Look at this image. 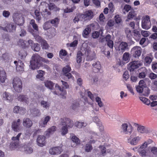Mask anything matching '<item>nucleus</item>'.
<instances>
[{
	"instance_id": "e2e57ef3",
	"label": "nucleus",
	"mask_w": 157,
	"mask_h": 157,
	"mask_svg": "<svg viewBox=\"0 0 157 157\" xmlns=\"http://www.w3.org/2000/svg\"><path fill=\"white\" fill-rule=\"evenodd\" d=\"M32 34L33 35L36 40L39 43H41L42 42V40H44L38 35H34L33 33H32Z\"/></svg>"
},
{
	"instance_id": "0eeeda50",
	"label": "nucleus",
	"mask_w": 157,
	"mask_h": 157,
	"mask_svg": "<svg viewBox=\"0 0 157 157\" xmlns=\"http://www.w3.org/2000/svg\"><path fill=\"white\" fill-rule=\"evenodd\" d=\"M114 47L117 51L123 52L128 48V44L124 42H116Z\"/></svg>"
},
{
	"instance_id": "bf43d9fd",
	"label": "nucleus",
	"mask_w": 157,
	"mask_h": 157,
	"mask_svg": "<svg viewBox=\"0 0 157 157\" xmlns=\"http://www.w3.org/2000/svg\"><path fill=\"white\" fill-rule=\"evenodd\" d=\"M82 56V53L80 51H79L78 52L76 59L77 63H80L81 62Z\"/></svg>"
},
{
	"instance_id": "20e7f679",
	"label": "nucleus",
	"mask_w": 157,
	"mask_h": 157,
	"mask_svg": "<svg viewBox=\"0 0 157 157\" xmlns=\"http://www.w3.org/2000/svg\"><path fill=\"white\" fill-rule=\"evenodd\" d=\"M141 26L143 29L146 30L151 28V24L150 17L146 15L142 18Z\"/></svg>"
},
{
	"instance_id": "e433bc0d",
	"label": "nucleus",
	"mask_w": 157,
	"mask_h": 157,
	"mask_svg": "<svg viewBox=\"0 0 157 157\" xmlns=\"http://www.w3.org/2000/svg\"><path fill=\"white\" fill-rule=\"evenodd\" d=\"M103 33V30L101 29L99 31H94L92 34V37L93 38H98L100 35H102Z\"/></svg>"
},
{
	"instance_id": "aec40b11",
	"label": "nucleus",
	"mask_w": 157,
	"mask_h": 157,
	"mask_svg": "<svg viewBox=\"0 0 157 157\" xmlns=\"http://www.w3.org/2000/svg\"><path fill=\"white\" fill-rule=\"evenodd\" d=\"M55 88L56 90H59L60 92V93H57L56 91L53 92V93L55 94L59 95L62 96V98H64L65 97L64 95L66 94V91L65 90H64L63 88L61 87L58 85L56 84L55 85Z\"/></svg>"
},
{
	"instance_id": "f8f14e48",
	"label": "nucleus",
	"mask_w": 157,
	"mask_h": 157,
	"mask_svg": "<svg viewBox=\"0 0 157 157\" xmlns=\"http://www.w3.org/2000/svg\"><path fill=\"white\" fill-rule=\"evenodd\" d=\"M46 138L45 136L43 135H40L37 136L36 139L37 144L39 146L42 147L45 146L46 144Z\"/></svg>"
},
{
	"instance_id": "f704fd0d",
	"label": "nucleus",
	"mask_w": 157,
	"mask_h": 157,
	"mask_svg": "<svg viewBox=\"0 0 157 157\" xmlns=\"http://www.w3.org/2000/svg\"><path fill=\"white\" fill-rule=\"evenodd\" d=\"M22 149H24V150L25 153L28 154H30L32 153L33 152V148L27 145H25L21 149L22 150Z\"/></svg>"
},
{
	"instance_id": "f03ea898",
	"label": "nucleus",
	"mask_w": 157,
	"mask_h": 157,
	"mask_svg": "<svg viewBox=\"0 0 157 157\" xmlns=\"http://www.w3.org/2000/svg\"><path fill=\"white\" fill-rule=\"evenodd\" d=\"M13 87L15 91L17 92H20L22 90V82L21 80L18 77L13 78Z\"/></svg>"
},
{
	"instance_id": "7ed1b4c3",
	"label": "nucleus",
	"mask_w": 157,
	"mask_h": 157,
	"mask_svg": "<svg viewBox=\"0 0 157 157\" xmlns=\"http://www.w3.org/2000/svg\"><path fill=\"white\" fill-rule=\"evenodd\" d=\"M48 4L45 2H42L40 5V8L41 9V14L42 16L45 18L48 19L51 15V13L50 12L48 11L47 9Z\"/></svg>"
},
{
	"instance_id": "cd10ccee",
	"label": "nucleus",
	"mask_w": 157,
	"mask_h": 157,
	"mask_svg": "<svg viewBox=\"0 0 157 157\" xmlns=\"http://www.w3.org/2000/svg\"><path fill=\"white\" fill-rule=\"evenodd\" d=\"M56 130V127L54 126H52L50 128L48 129L45 132V134L46 136H49L52 134Z\"/></svg>"
},
{
	"instance_id": "338daca9",
	"label": "nucleus",
	"mask_w": 157,
	"mask_h": 157,
	"mask_svg": "<svg viewBox=\"0 0 157 157\" xmlns=\"http://www.w3.org/2000/svg\"><path fill=\"white\" fill-rule=\"evenodd\" d=\"M19 55L21 59H24L26 56L27 54L25 51L22 50L19 52Z\"/></svg>"
},
{
	"instance_id": "69168bd1",
	"label": "nucleus",
	"mask_w": 157,
	"mask_h": 157,
	"mask_svg": "<svg viewBox=\"0 0 157 157\" xmlns=\"http://www.w3.org/2000/svg\"><path fill=\"white\" fill-rule=\"evenodd\" d=\"M67 54V52L64 50H61L59 53V56L61 59H62L63 57L66 56Z\"/></svg>"
},
{
	"instance_id": "2eb2a0df",
	"label": "nucleus",
	"mask_w": 157,
	"mask_h": 157,
	"mask_svg": "<svg viewBox=\"0 0 157 157\" xmlns=\"http://www.w3.org/2000/svg\"><path fill=\"white\" fill-rule=\"evenodd\" d=\"M93 16V13L91 10L87 11L84 14H81L82 18L85 21L90 20Z\"/></svg>"
},
{
	"instance_id": "c03bdc74",
	"label": "nucleus",
	"mask_w": 157,
	"mask_h": 157,
	"mask_svg": "<svg viewBox=\"0 0 157 157\" xmlns=\"http://www.w3.org/2000/svg\"><path fill=\"white\" fill-rule=\"evenodd\" d=\"M48 6L49 7V9L50 10L57 11L59 10V8L56 6L54 3H50L49 4H48Z\"/></svg>"
},
{
	"instance_id": "603ef678",
	"label": "nucleus",
	"mask_w": 157,
	"mask_h": 157,
	"mask_svg": "<svg viewBox=\"0 0 157 157\" xmlns=\"http://www.w3.org/2000/svg\"><path fill=\"white\" fill-rule=\"evenodd\" d=\"M30 24L32 26L35 30L36 31H38V26L35 23V21L34 20L32 19L31 20Z\"/></svg>"
},
{
	"instance_id": "864d4df0",
	"label": "nucleus",
	"mask_w": 157,
	"mask_h": 157,
	"mask_svg": "<svg viewBox=\"0 0 157 157\" xmlns=\"http://www.w3.org/2000/svg\"><path fill=\"white\" fill-rule=\"evenodd\" d=\"M125 32L126 35L127 37L129 39H130L132 35L131 34V32L130 30L128 28H125Z\"/></svg>"
},
{
	"instance_id": "6e6552de",
	"label": "nucleus",
	"mask_w": 157,
	"mask_h": 157,
	"mask_svg": "<svg viewBox=\"0 0 157 157\" xmlns=\"http://www.w3.org/2000/svg\"><path fill=\"white\" fill-rule=\"evenodd\" d=\"M13 18L14 22L18 25H22L24 23V18L21 13H14Z\"/></svg>"
},
{
	"instance_id": "a18cd8bd",
	"label": "nucleus",
	"mask_w": 157,
	"mask_h": 157,
	"mask_svg": "<svg viewBox=\"0 0 157 157\" xmlns=\"http://www.w3.org/2000/svg\"><path fill=\"white\" fill-rule=\"evenodd\" d=\"M136 14L134 11H130L127 16V18L126 20V21H129V20L132 19L135 16Z\"/></svg>"
},
{
	"instance_id": "473e14b6",
	"label": "nucleus",
	"mask_w": 157,
	"mask_h": 157,
	"mask_svg": "<svg viewBox=\"0 0 157 157\" xmlns=\"http://www.w3.org/2000/svg\"><path fill=\"white\" fill-rule=\"evenodd\" d=\"M87 125L86 122L83 121H76L75 123V125L79 128L85 127Z\"/></svg>"
},
{
	"instance_id": "09e8293b",
	"label": "nucleus",
	"mask_w": 157,
	"mask_h": 157,
	"mask_svg": "<svg viewBox=\"0 0 157 157\" xmlns=\"http://www.w3.org/2000/svg\"><path fill=\"white\" fill-rule=\"evenodd\" d=\"M114 20L117 24H121L122 22L121 16L119 15H116L115 16Z\"/></svg>"
},
{
	"instance_id": "5fc2aeb1",
	"label": "nucleus",
	"mask_w": 157,
	"mask_h": 157,
	"mask_svg": "<svg viewBox=\"0 0 157 157\" xmlns=\"http://www.w3.org/2000/svg\"><path fill=\"white\" fill-rule=\"evenodd\" d=\"M152 61V58L149 56H147L145 58V64L147 66L150 64Z\"/></svg>"
},
{
	"instance_id": "6ab92c4d",
	"label": "nucleus",
	"mask_w": 157,
	"mask_h": 157,
	"mask_svg": "<svg viewBox=\"0 0 157 157\" xmlns=\"http://www.w3.org/2000/svg\"><path fill=\"white\" fill-rule=\"evenodd\" d=\"M28 43L31 46L32 49L34 51L38 52L40 50V48L38 44L33 43V41L31 40H28Z\"/></svg>"
},
{
	"instance_id": "9b49d317",
	"label": "nucleus",
	"mask_w": 157,
	"mask_h": 157,
	"mask_svg": "<svg viewBox=\"0 0 157 157\" xmlns=\"http://www.w3.org/2000/svg\"><path fill=\"white\" fill-rule=\"evenodd\" d=\"M33 10L34 11V12H33L32 10H31V12H30V13L33 16L34 18L39 22L42 18V17L40 12V10H41V9H40L39 6V8L36 9L34 7Z\"/></svg>"
},
{
	"instance_id": "a211bd4d",
	"label": "nucleus",
	"mask_w": 157,
	"mask_h": 157,
	"mask_svg": "<svg viewBox=\"0 0 157 157\" xmlns=\"http://www.w3.org/2000/svg\"><path fill=\"white\" fill-rule=\"evenodd\" d=\"M22 124L24 127L26 128H30L33 124L32 121L28 118H24L23 120Z\"/></svg>"
},
{
	"instance_id": "4468645a",
	"label": "nucleus",
	"mask_w": 157,
	"mask_h": 157,
	"mask_svg": "<svg viewBox=\"0 0 157 157\" xmlns=\"http://www.w3.org/2000/svg\"><path fill=\"white\" fill-rule=\"evenodd\" d=\"M62 147L58 146L51 148L49 150V153L52 155H58L63 151Z\"/></svg>"
},
{
	"instance_id": "3c124183",
	"label": "nucleus",
	"mask_w": 157,
	"mask_h": 157,
	"mask_svg": "<svg viewBox=\"0 0 157 157\" xmlns=\"http://www.w3.org/2000/svg\"><path fill=\"white\" fill-rule=\"evenodd\" d=\"M41 44L42 49L46 50L48 49L49 48V46L45 40H42Z\"/></svg>"
},
{
	"instance_id": "ea45409f",
	"label": "nucleus",
	"mask_w": 157,
	"mask_h": 157,
	"mask_svg": "<svg viewBox=\"0 0 157 157\" xmlns=\"http://www.w3.org/2000/svg\"><path fill=\"white\" fill-rule=\"evenodd\" d=\"M59 21L60 19L57 17L54 19L51 20L50 23L52 25V26L55 27H57L58 26Z\"/></svg>"
},
{
	"instance_id": "4be33fe9",
	"label": "nucleus",
	"mask_w": 157,
	"mask_h": 157,
	"mask_svg": "<svg viewBox=\"0 0 157 157\" xmlns=\"http://www.w3.org/2000/svg\"><path fill=\"white\" fill-rule=\"evenodd\" d=\"M93 71L94 72H99L101 68V66L99 61L94 62L92 64Z\"/></svg>"
},
{
	"instance_id": "680f3d73",
	"label": "nucleus",
	"mask_w": 157,
	"mask_h": 157,
	"mask_svg": "<svg viewBox=\"0 0 157 157\" xmlns=\"http://www.w3.org/2000/svg\"><path fill=\"white\" fill-rule=\"evenodd\" d=\"M69 121V118L67 117L62 118L60 120L61 123L62 125H66V124Z\"/></svg>"
},
{
	"instance_id": "79ce46f5",
	"label": "nucleus",
	"mask_w": 157,
	"mask_h": 157,
	"mask_svg": "<svg viewBox=\"0 0 157 157\" xmlns=\"http://www.w3.org/2000/svg\"><path fill=\"white\" fill-rule=\"evenodd\" d=\"M37 71L38 74L36 75V78L41 81L43 80L44 79L43 76L45 74L44 72L42 70H39Z\"/></svg>"
},
{
	"instance_id": "6e6d98bb",
	"label": "nucleus",
	"mask_w": 157,
	"mask_h": 157,
	"mask_svg": "<svg viewBox=\"0 0 157 157\" xmlns=\"http://www.w3.org/2000/svg\"><path fill=\"white\" fill-rule=\"evenodd\" d=\"M140 99L142 102L147 105H149L150 104V101L146 98L140 97Z\"/></svg>"
},
{
	"instance_id": "c9c22d12",
	"label": "nucleus",
	"mask_w": 157,
	"mask_h": 157,
	"mask_svg": "<svg viewBox=\"0 0 157 157\" xmlns=\"http://www.w3.org/2000/svg\"><path fill=\"white\" fill-rule=\"evenodd\" d=\"M10 148L11 150H14L19 148V144L12 141L10 145Z\"/></svg>"
},
{
	"instance_id": "13d9d810",
	"label": "nucleus",
	"mask_w": 157,
	"mask_h": 157,
	"mask_svg": "<svg viewBox=\"0 0 157 157\" xmlns=\"http://www.w3.org/2000/svg\"><path fill=\"white\" fill-rule=\"evenodd\" d=\"M75 9V6L73 5L71 6V8L68 7L65 9L64 10V12L65 13H68L72 12Z\"/></svg>"
},
{
	"instance_id": "b1692460",
	"label": "nucleus",
	"mask_w": 157,
	"mask_h": 157,
	"mask_svg": "<svg viewBox=\"0 0 157 157\" xmlns=\"http://www.w3.org/2000/svg\"><path fill=\"white\" fill-rule=\"evenodd\" d=\"M85 55L87 56V59L89 60H92L94 58V54L90 51V48H87L85 50Z\"/></svg>"
},
{
	"instance_id": "4c0bfd02",
	"label": "nucleus",
	"mask_w": 157,
	"mask_h": 157,
	"mask_svg": "<svg viewBox=\"0 0 157 157\" xmlns=\"http://www.w3.org/2000/svg\"><path fill=\"white\" fill-rule=\"evenodd\" d=\"M91 31L90 28L89 26L87 27L83 30L82 35L85 38L88 37V36Z\"/></svg>"
},
{
	"instance_id": "774afa93",
	"label": "nucleus",
	"mask_w": 157,
	"mask_h": 157,
	"mask_svg": "<svg viewBox=\"0 0 157 157\" xmlns=\"http://www.w3.org/2000/svg\"><path fill=\"white\" fill-rule=\"evenodd\" d=\"M92 149V146L89 144H86L85 147V149L86 151L89 152Z\"/></svg>"
},
{
	"instance_id": "72a5a7b5",
	"label": "nucleus",
	"mask_w": 157,
	"mask_h": 157,
	"mask_svg": "<svg viewBox=\"0 0 157 157\" xmlns=\"http://www.w3.org/2000/svg\"><path fill=\"white\" fill-rule=\"evenodd\" d=\"M10 57L9 54L6 53L2 54L0 58V60L2 62L6 63L8 62L9 60Z\"/></svg>"
},
{
	"instance_id": "423d86ee",
	"label": "nucleus",
	"mask_w": 157,
	"mask_h": 157,
	"mask_svg": "<svg viewBox=\"0 0 157 157\" xmlns=\"http://www.w3.org/2000/svg\"><path fill=\"white\" fill-rule=\"evenodd\" d=\"M142 65V62L139 60L134 61L130 62L128 64V69L130 72L133 71Z\"/></svg>"
},
{
	"instance_id": "412c9836",
	"label": "nucleus",
	"mask_w": 157,
	"mask_h": 157,
	"mask_svg": "<svg viewBox=\"0 0 157 157\" xmlns=\"http://www.w3.org/2000/svg\"><path fill=\"white\" fill-rule=\"evenodd\" d=\"M138 131L140 133H148L151 132V130L145 127L144 126L138 125L137 128Z\"/></svg>"
},
{
	"instance_id": "393cba45",
	"label": "nucleus",
	"mask_w": 157,
	"mask_h": 157,
	"mask_svg": "<svg viewBox=\"0 0 157 157\" xmlns=\"http://www.w3.org/2000/svg\"><path fill=\"white\" fill-rule=\"evenodd\" d=\"M6 31L7 32H13L15 31L16 26L13 23H10L7 24L6 26Z\"/></svg>"
},
{
	"instance_id": "8fccbe9b",
	"label": "nucleus",
	"mask_w": 157,
	"mask_h": 157,
	"mask_svg": "<svg viewBox=\"0 0 157 157\" xmlns=\"http://www.w3.org/2000/svg\"><path fill=\"white\" fill-rule=\"evenodd\" d=\"M71 67L69 65H67L63 68L62 71L63 75L71 71Z\"/></svg>"
},
{
	"instance_id": "dca6fc26",
	"label": "nucleus",
	"mask_w": 157,
	"mask_h": 157,
	"mask_svg": "<svg viewBox=\"0 0 157 157\" xmlns=\"http://www.w3.org/2000/svg\"><path fill=\"white\" fill-rule=\"evenodd\" d=\"M51 117L49 116H46L42 118L39 122V125L41 128L45 127L48 122L50 121Z\"/></svg>"
},
{
	"instance_id": "5701e85b",
	"label": "nucleus",
	"mask_w": 157,
	"mask_h": 157,
	"mask_svg": "<svg viewBox=\"0 0 157 157\" xmlns=\"http://www.w3.org/2000/svg\"><path fill=\"white\" fill-rule=\"evenodd\" d=\"M71 137L72 141L75 144L71 145V147H75L76 145H79L80 144V141L78 138L76 137L75 135L72 134H71Z\"/></svg>"
},
{
	"instance_id": "ddd939ff",
	"label": "nucleus",
	"mask_w": 157,
	"mask_h": 157,
	"mask_svg": "<svg viewBox=\"0 0 157 157\" xmlns=\"http://www.w3.org/2000/svg\"><path fill=\"white\" fill-rule=\"evenodd\" d=\"M2 99L8 102H10L13 99V96L9 93L4 92L1 94Z\"/></svg>"
},
{
	"instance_id": "58836bf2",
	"label": "nucleus",
	"mask_w": 157,
	"mask_h": 157,
	"mask_svg": "<svg viewBox=\"0 0 157 157\" xmlns=\"http://www.w3.org/2000/svg\"><path fill=\"white\" fill-rule=\"evenodd\" d=\"M123 61L124 63H127L128 62L130 59V54L128 53H124L123 56Z\"/></svg>"
},
{
	"instance_id": "f3484780",
	"label": "nucleus",
	"mask_w": 157,
	"mask_h": 157,
	"mask_svg": "<svg viewBox=\"0 0 157 157\" xmlns=\"http://www.w3.org/2000/svg\"><path fill=\"white\" fill-rule=\"evenodd\" d=\"M17 99L18 101L25 103L26 104L29 103L30 99L27 96L23 94H19L17 95Z\"/></svg>"
},
{
	"instance_id": "c756f323",
	"label": "nucleus",
	"mask_w": 157,
	"mask_h": 157,
	"mask_svg": "<svg viewBox=\"0 0 157 157\" xmlns=\"http://www.w3.org/2000/svg\"><path fill=\"white\" fill-rule=\"evenodd\" d=\"M6 79V72L3 70H0V83H3Z\"/></svg>"
},
{
	"instance_id": "a878e982",
	"label": "nucleus",
	"mask_w": 157,
	"mask_h": 157,
	"mask_svg": "<svg viewBox=\"0 0 157 157\" xmlns=\"http://www.w3.org/2000/svg\"><path fill=\"white\" fill-rule=\"evenodd\" d=\"M141 139V137L137 136L133 138L132 140L128 139V141L132 145H136L137 144Z\"/></svg>"
},
{
	"instance_id": "7c9ffc66",
	"label": "nucleus",
	"mask_w": 157,
	"mask_h": 157,
	"mask_svg": "<svg viewBox=\"0 0 157 157\" xmlns=\"http://www.w3.org/2000/svg\"><path fill=\"white\" fill-rule=\"evenodd\" d=\"M45 86L49 89L52 90L53 88L54 83L50 80H45L44 82Z\"/></svg>"
},
{
	"instance_id": "052dcab7",
	"label": "nucleus",
	"mask_w": 157,
	"mask_h": 157,
	"mask_svg": "<svg viewBox=\"0 0 157 157\" xmlns=\"http://www.w3.org/2000/svg\"><path fill=\"white\" fill-rule=\"evenodd\" d=\"M81 14H78L73 19V22L75 23L78 22L80 20H82L83 19L82 18L81 16Z\"/></svg>"
},
{
	"instance_id": "de8ad7c7",
	"label": "nucleus",
	"mask_w": 157,
	"mask_h": 157,
	"mask_svg": "<svg viewBox=\"0 0 157 157\" xmlns=\"http://www.w3.org/2000/svg\"><path fill=\"white\" fill-rule=\"evenodd\" d=\"M21 135V133H19L16 136L12 137L11 138L12 141L19 144L20 138Z\"/></svg>"
},
{
	"instance_id": "4d7b16f0",
	"label": "nucleus",
	"mask_w": 157,
	"mask_h": 157,
	"mask_svg": "<svg viewBox=\"0 0 157 157\" xmlns=\"http://www.w3.org/2000/svg\"><path fill=\"white\" fill-rule=\"evenodd\" d=\"M105 20V17L102 13L100 14L99 16L98 21L100 24H103Z\"/></svg>"
},
{
	"instance_id": "9d476101",
	"label": "nucleus",
	"mask_w": 157,
	"mask_h": 157,
	"mask_svg": "<svg viewBox=\"0 0 157 157\" xmlns=\"http://www.w3.org/2000/svg\"><path fill=\"white\" fill-rule=\"evenodd\" d=\"M142 50V48L140 47L135 46L132 48L131 53L134 57L138 58L141 55Z\"/></svg>"
},
{
	"instance_id": "f257e3e1",
	"label": "nucleus",
	"mask_w": 157,
	"mask_h": 157,
	"mask_svg": "<svg viewBox=\"0 0 157 157\" xmlns=\"http://www.w3.org/2000/svg\"><path fill=\"white\" fill-rule=\"evenodd\" d=\"M41 61L47 63H49L48 59L41 57L39 55L37 54L33 55L30 61V68L33 70L38 68L41 65Z\"/></svg>"
},
{
	"instance_id": "37998d69",
	"label": "nucleus",
	"mask_w": 157,
	"mask_h": 157,
	"mask_svg": "<svg viewBox=\"0 0 157 157\" xmlns=\"http://www.w3.org/2000/svg\"><path fill=\"white\" fill-rule=\"evenodd\" d=\"M31 113L35 116H39L41 113L39 109L35 108L30 110Z\"/></svg>"
},
{
	"instance_id": "39448f33",
	"label": "nucleus",
	"mask_w": 157,
	"mask_h": 157,
	"mask_svg": "<svg viewBox=\"0 0 157 157\" xmlns=\"http://www.w3.org/2000/svg\"><path fill=\"white\" fill-rule=\"evenodd\" d=\"M121 130L124 134L130 135L132 131V127L129 123H124L121 125Z\"/></svg>"
},
{
	"instance_id": "c85d7f7f",
	"label": "nucleus",
	"mask_w": 157,
	"mask_h": 157,
	"mask_svg": "<svg viewBox=\"0 0 157 157\" xmlns=\"http://www.w3.org/2000/svg\"><path fill=\"white\" fill-rule=\"evenodd\" d=\"M50 103L48 101L42 100L40 101V106L44 109H49Z\"/></svg>"
},
{
	"instance_id": "bb28decb",
	"label": "nucleus",
	"mask_w": 157,
	"mask_h": 157,
	"mask_svg": "<svg viewBox=\"0 0 157 157\" xmlns=\"http://www.w3.org/2000/svg\"><path fill=\"white\" fill-rule=\"evenodd\" d=\"M18 44L19 46L23 48L28 47L29 45L28 41L27 42L26 41L21 39L18 41Z\"/></svg>"
},
{
	"instance_id": "a19ab883",
	"label": "nucleus",
	"mask_w": 157,
	"mask_h": 157,
	"mask_svg": "<svg viewBox=\"0 0 157 157\" xmlns=\"http://www.w3.org/2000/svg\"><path fill=\"white\" fill-rule=\"evenodd\" d=\"M16 69L18 71H24V64L21 61L18 62Z\"/></svg>"
},
{
	"instance_id": "49530a36",
	"label": "nucleus",
	"mask_w": 157,
	"mask_h": 157,
	"mask_svg": "<svg viewBox=\"0 0 157 157\" xmlns=\"http://www.w3.org/2000/svg\"><path fill=\"white\" fill-rule=\"evenodd\" d=\"M60 132L62 136L66 134L68 132V129L67 125L63 126L61 128Z\"/></svg>"
},
{
	"instance_id": "1a4fd4ad",
	"label": "nucleus",
	"mask_w": 157,
	"mask_h": 157,
	"mask_svg": "<svg viewBox=\"0 0 157 157\" xmlns=\"http://www.w3.org/2000/svg\"><path fill=\"white\" fill-rule=\"evenodd\" d=\"M21 121L20 119L13 122L12 124V128L14 131L18 132L23 129V127L21 125Z\"/></svg>"
},
{
	"instance_id": "2f4dec72",
	"label": "nucleus",
	"mask_w": 157,
	"mask_h": 157,
	"mask_svg": "<svg viewBox=\"0 0 157 157\" xmlns=\"http://www.w3.org/2000/svg\"><path fill=\"white\" fill-rule=\"evenodd\" d=\"M133 34L132 36L133 38L136 41H138L140 39L141 37V35L140 32L137 30H134L133 32Z\"/></svg>"
},
{
	"instance_id": "0e129e2a",
	"label": "nucleus",
	"mask_w": 157,
	"mask_h": 157,
	"mask_svg": "<svg viewBox=\"0 0 157 157\" xmlns=\"http://www.w3.org/2000/svg\"><path fill=\"white\" fill-rule=\"evenodd\" d=\"M95 99L100 107H101L103 106V104L102 102L101 99L100 98L98 97H96Z\"/></svg>"
}]
</instances>
